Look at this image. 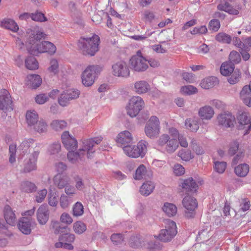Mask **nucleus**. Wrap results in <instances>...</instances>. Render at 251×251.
<instances>
[{"label": "nucleus", "instance_id": "f257e3e1", "mask_svg": "<svg viewBox=\"0 0 251 251\" xmlns=\"http://www.w3.org/2000/svg\"><path fill=\"white\" fill-rule=\"evenodd\" d=\"M100 43V37L95 34L91 37H81L78 41L77 46L84 55L92 56L99 50Z\"/></svg>", "mask_w": 251, "mask_h": 251}, {"label": "nucleus", "instance_id": "f03ea898", "mask_svg": "<svg viewBox=\"0 0 251 251\" xmlns=\"http://www.w3.org/2000/svg\"><path fill=\"white\" fill-rule=\"evenodd\" d=\"M148 143L145 140H142L138 142L137 146L126 145L123 146L125 153L132 158L143 157L147 151V146Z\"/></svg>", "mask_w": 251, "mask_h": 251}, {"label": "nucleus", "instance_id": "7ed1b4c3", "mask_svg": "<svg viewBox=\"0 0 251 251\" xmlns=\"http://www.w3.org/2000/svg\"><path fill=\"white\" fill-rule=\"evenodd\" d=\"M27 50L30 54L33 55H37L43 52H48L50 55H52L55 52L56 48L53 43L44 41L28 48Z\"/></svg>", "mask_w": 251, "mask_h": 251}, {"label": "nucleus", "instance_id": "20e7f679", "mask_svg": "<svg viewBox=\"0 0 251 251\" xmlns=\"http://www.w3.org/2000/svg\"><path fill=\"white\" fill-rule=\"evenodd\" d=\"M182 203L185 208L184 216L187 219L194 218L198 207L197 200L191 195H186L183 199Z\"/></svg>", "mask_w": 251, "mask_h": 251}, {"label": "nucleus", "instance_id": "39448f33", "mask_svg": "<svg viewBox=\"0 0 251 251\" xmlns=\"http://www.w3.org/2000/svg\"><path fill=\"white\" fill-rule=\"evenodd\" d=\"M144 105L145 103L142 98L139 96H133L130 99L128 105L126 107L127 115L132 118L136 117Z\"/></svg>", "mask_w": 251, "mask_h": 251}, {"label": "nucleus", "instance_id": "423d86ee", "mask_svg": "<svg viewBox=\"0 0 251 251\" xmlns=\"http://www.w3.org/2000/svg\"><path fill=\"white\" fill-rule=\"evenodd\" d=\"M176 224L173 221H169L165 229L160 230L157 238L162 242L170 241L177 234Z\"/></svg>", "mask_w": 251, "mask_h": 251}, {"label": "nucleus", "instance_id": "0eeeda50", "mask_svg": "<svg viewBox=\"0 0 251 251\" xmlns=\"http://www.w3.org/2000/svg\"><path fill=\"white\" fill-rule=\"evenodd\" d=\"M100 72L98 66H89L83 72L81 76L82 82L86 87L91 86L95 81L96 75Z\"/></svg>", "mask_w": 251, "mask_h": 251}, {"label": "nucleus", "instance_id": "6e6552de", "mask_svg": "<svg viewBox=\"0 0 251 251\" xmlns=\"http://www.w3.org/2000/svg\"><path fill=\"white\" fill-rule=\"evenodd\" d=\"M159 121L156 116H151L147 122L145 132L147 136L150 138L156 137L159 133Z\"/></svg>", "mask_w": 251, "mask_h": 251}, {"label": "nucleus", "instance_id": "1a4fd4ad", "mask_svg": "<svg viewBox=\"0 0 251 251\" xmlns=\"http://www.w3.org/2000/svg\"><path fill=\"white\" fill-rule=\"evenodd\" d=\"M131 69L136 72H144L148 68L147 60L143 56L134 55L129 60Z\"/></svg>", "mask_w": 251, "mask_h": 251}, {"label": "nucleus", "instance_id": "9d476101", "mask_svg": "<svg viewBox=\"0 0 251 251\" xmlns=\"http://www.w3.org/2000/svg\"><path fill=\"white\" fill-rule=\"evenodd\" d=\"M80 94V91L77 89H70L64 91L58 98V103L62 106H66L70 103V100L78 98Z\"/></svg>", "mask_w": 251, "mask_h": 251}, {"label": "nucleus", "instance_id": "9b49d317", "mask_svg": "<svg viewBox=\"0 0 251 251\" xmlns=\"http://www.w3.org/2000/svg\"><path fill=\"white\" fill-rule=\"evenodd\" d=\"M112 72L116 76L126 77L129 75V69L123 60H119L112 65Z\"/></svg>", "mask_w": 251, "mask_h": 251}, {"label": "nucleus", "instance_id": "f8f14e48", "mask_svg": "<svg viewBox=\"0 0 251 251\" xmlns=\"http://www.w3.org/2000/svg\"><path fill=\"white\" fill-rule=\"evenodd\" d=\"M217 121L220 126L225 128H232L235 123V118L230 112H224L219 114Z\"/></svg>", "mask_w": 251, "mask_h": 251}, {"label": "nucleus", "instance_id": "ddd939ff", "mask_svg": "<svg viewBox=\"0 0 251 251\" xmlns=\"http://www.w3.org/2000/svg\"><path fill=\"white\" fill-rule=\"evenodd\" d=\"M101 137H98L84 140L83 142V146L80 149V152L82 151H87V157L91 158L92 157V154L95 152L93 150V147L95 144H99L102 141Z\"/></svg>", "mask_w": 251, "mask_h": 251}, {"label": "nucleus", "instance_id": "4468645a", "mask_svg": "<svg viewBox=\"0 0 251 251\" xmlns=\"http://www.w3.org/2000/svg\"><path fill=\"white\" fill-rule=\"evenodd\" d=\"M26 34L28 37V42L32 46H34L36 41H40L42 39H45L47 35L43 32L38 30L35 27L29 28L26 29Z\"/></svg>", "mask_w": 251, "mask_h": 251}, {"label": "nucleus", "instance_id": "2eb2a0df", "mask_svg": "<svg viewBox=\"0 0 251 251\" xmlns=\"http://www.w3.org/2000/svg\"><path fill=\"white\" fill-rule=\"evenodd\" d=\"M69 229L67 226H56L54 231L55 234H61L59 237V241H62L63 242L72 243L73 242L75 239L74 234L69 233Z\"/></svg>", "mask_w": 251, "mask_h": 251}, {"label": "nucleus", "instance_id": "dca6fc26", "mask_svg": "<svg viewBox=\"0 0 251 251\" xmlns=\"http://www.w3.org/2000/svg\"><path fill=\"white\" fill-rule=\"evenodd\" d=\"M181 186L187 195L194 196L197 194L199 186L192 177L184 179L181 183Z\"/></svg>", "mask_w": 251, "mask_h": 251}, {"label": "nucleus", "instance_id": "f3484780", "mask_svg": "<svg viewBox=\"0 0 251 251\" xmlns=\"http://www.w3.org/2000/svg\"><path fill=\"white\" fill-rule=\"evenodd\" d=\"M62 142L68 151H75L77 147L76 140L70 135L68 131H64L61 135Z\"/></svg>", "mask_w": 251, "mask_h": 251}, {"label": "nucleus", "instance_id": "a211bd4d", "mask_svg": "<svg viewBox=\"0 0 251 251\" xmlns=\"http://www.w3.org/2000/svg\"><path fill=\"white\" fill-rule=\"evenodd\" d=\"M238 122V128L239 130H245L244 135L248 134L251 129L250 118L245 113H242L237 117Z\"/></svg>", "mask_w": 251, "mask_h": 251}, {"label": "nucleus", "instance_id": "6ab92c4d", "mask_svg": "<svg viewBox=\"0 0 251 251\" xmlns=\"http://www.w3.org/2000/svg\"><path fill=\"white\" fill-rule=\"evenodd\" d=\"M4 93L0 95V110L6 111L12 110V101L11 96L6 90H4Z\"/></svg>", "mask_w": 251, "mask_h": 251}, {"label": "nucleus", "instance_id": "aec40b11", "mask_svg": "<svg viewBox=\"0 0 251 251\" xmlns=\"http://www.w3.org/2000/svg\"><path fill=\"white\" fill-rule=\"evenodd\" d=\"M49 210L47 204L41 205L37 211V218L39 223L41 225H45L47 223L49 218Z\"/></svg>", "mask_w": 251, "mask_h": 251}, {"label": "nucleus", "instance_id": "412c9836", "mask_svg": "<svg viewBox=\"0 0 251 251\" xmlns=\"http://www.w3.org/2000/svg\"><path fill=\"white\" fill-rule=\"evenodd\" d=\"M19 229L24 234L28 235L31 232L32 223L27 217L21 218L17 224Z\"/></svg>", "mask_w": 251, "mask_h": 251}, {"label": "nucleus", "instance_id": "4be33fe9", "mask_svg": "<svg viewBox=\"0 0 251 251\" xmlns=\"http://www.w3.org/2000/svg\"><path fill=\"white\" fill-rule=\"evenodd\" d=\"M53 180L55 185L59 189L65 188L67 185L70 183V178L66 176L61 174L56 175Z\"/></svg>", "mask_w": 251, "mask_h": 251}, {"label": "nucleus", "instance_id": "5701e85b", "mask_svg": "<svg viewBox=\"0 0 251 251\" xmlns=\"http://www.w3.org/2000/svg\"><path fill=\"white\" fill-rule=\"evenodd\" d=\"M131 134L127 130L120 133L117 137L116 141L117 143L121 144L122 146L129 145L132 141Z\"/></svg>", "mask_w": 251, "mask_h": 251}, {"label": "nucleus", "instance_id": "b1692460", "mask_svg": "<svg viewBox=\"0 0 251 251\" xmlns=\"http://www.w3.org/2000/svg\"><path fill=\"white\" fill-rule=\"evenodd\" d=\"M4 216L6 223L10 226L16 224V217L11 207L6 205L4 208Z\"/></svg>", "mask_w": 251, "mask_h": 251}, {"label": "nucleus", "instance_id": "393cba45", "mask_svg": "<svg viewBox=\"0 0 251 251\" xmlns=\"http://www.w3.org/2000/svg\"><path fill=\"white\" fill-rule=\"evenodd\" d=\"M228 1L231 2L234 1V0H226L224 3H221L218 5V9L222 11H224L231 15L238 14V10L233 8V6L229 3Z\"/></svg>", "mask_w": 251, "mask_h": 251}, {"label": "nucleus", "instance_id": "a878e982", "mask_svg": "<svg viewBox=\"0 0 251 251\" xmlns=\"http://www.w3.org/2000/svg\"><path fill=\"white\" fill-rule=\"evenodd\" d=\"M27 85L30 88L35 89L39 87L42 82L41 76L38 75H30L27 76Z\"/></svg>", "mask_w": 251, "mask_h": 251}, {"label": "nucleus", "instance_id": "bb28decb", "mask_svg": "<svg viewBox=\"0 0 251 251\" xmlns=\"http://www.w3.org/2000/svg\"><path fill=\"white\" fill-rule=\"evenodd\" d=\"M1 27L10 30L14 32L19 30L17 24L12 19H4L0 22Z\"/></svg>", "mask_w": 251, "mask_h": 251}, {"label": "nucleus", "instance_id": "cd10ccee", "mask_svg": "<svg viewBox=\"0 0 251 251\" xmlns=\"http://www.w3.org/2000/svg\"><path fill=\"white\" fill-rule=\"evenodd\" d=\"M214 114L213 108L210 106H205L201 108L199 111V116L202 120H209Z\"/></svg>", "mask_w": 251, "mask_h": 251}, {"label": "nucleus", "instance_id": "c85d7f7f", "mask_svg": "<svg viewBox=\"0 0 251 251\" xmlns=\"http://www.w3.org/2000/svg\"><path fill=\"white\" fill-rule=\"evenodd\" d=\"M155 185L153 182L151 181H147L144 182L141 186L140 192L145 196H148L150 195L154 190Z\"/></svg>", "mask_w": 251, "mask_h": 251}, {"label": "nucleus", "instance_id": "c756f323", "mask_svg": "<svg viewBox=\"0 0 251 251\" xmlns=\"http://www.w3.org/2000/svg\"><path fill=\"white\" fill-rule=\"evenodd\" d=\"M235 65L229 62H226L222 64L220 67V73L224 76H229L235 70Z\"/></svg>", "mask_w": 251, "mask_h": 251}, {"label": "nucleus", "instance_id": "7c9ffc66", "mask_svg": "<svg viewBox=\"0 0 251 251\" xmlns=\"http://www.w3.org/2000/svg\"><path fill=\"white\" fill-rule=\"evenodd\" d=\"M217 82V77L213 76H209L202 80L200 85L202 88L208 89L214 87Z\"/></svg>", "mask_w": 251, "mask_h": 251}, {"label": "nucleus", "instance_id": "2f4dec72", "mask_svg": "<svg viewBox=\"0 0 251 251\" xmlns=\"http://www.w3.org/2000/svg\"><path fill=\"white\" fill-rule=\"evenodd\" d=\"M198 120L195 118L187 119L185 122L186 128L192 132H196L199 128Z\"/></svg>", "mask_w": 251, "mask_h": 251}, {"label": "nucleus", "instance_id": "473e14b6", "mask_svg": "<svg viewBox=\"0 0 251 251\" xmlns=\"http://www.w3.org/2000/svg\"><path fill=\"white\" fill-rule=\"evenodd\" d=\"M134 88L138 94H143L147 92L150 89L149 84L145 81L141 80L135 83Z\"/></svg>", "mask_w": 251, "mask_h": 251}, {"label": "nucleus", "instance_id": "72a5a7b5", "mask_svg": "<svg viewBox=\"0 0 251 251\" xmlns=\"http://www.w3.org/2000/svg\"><path fill=\"white\" fill-rule=\"evenodd\" d=\"M34 142L33 139L31 138L24 140L19 146L18 150L21 151L20 156L22 158L23 156L28 152V149L30 146V144Z\"/></svg>", "mask_w": 251, "mask_h": 251}, {"label": "nucleus", "instance_id": "f704fd0d", "mask_svg": "<svg viewBox=\"0 0 251 251\" xmlns=\"http://www.w3.org/2000/svg\"><path fill=\"white\" fill-rule=\"evenodd\" d=\"M74 151H69L67 154L68 159L72 163H75L78 158L81 159L82 156H83L85 153H87V151H82L80 152V149L79 150V151L75 152Z\"/></svg>", "mask_w": 251, "mask_h": 251}, {"label": "nucleus", "instance_id": "c9c22d12", "mask_svg": "<svg viewBox=\"0 0 251 251\" xmlns=\"http://www.w3.org/2000/svg\"><path fill=\"white\" fill-rule=\"evenodd\" d=\"M249 171V166L246 163L241 164L234 168V172L236 175L240 177H245Z\"/></svg>", "mask_w": 251, "mask_h": 251}, {"label": "nucleus", "instance_id": "e433bc0d", "mask_svg": "<svg viewBox=\"0 0 251 251\" xmlns=\"http://www.w3.org/2000/svg\"><path fill=\"white\" fill-rule=\"evenodd\" d=\"M26 120L28 126H31L38 120V115L34 111H27L26 114Z\"/></svg>", "mask_w": 251, "mask_h": 251}, {"label": "nucleus", "instance_id": "4c0bfd02", "mask_svg": "<svg viewBox=\"0 0 251 251\" xmlns=\"http://www.w3.org/2000/svg\"><path fill=\"white\" fill-rule=\"evenodd\" d=\"M162 210L169 217L175 215L177 212L176 206L173 203L168 202L164 203Z\"/></svg>", "mask_w": 251, "mask_h": 251}, {"label": "nucleus", "instance_id": "58836bf2", "mask_svg": "<svg viewBox=\"0 0 251 251\" xmlns=\"http://www.w3.org/2000/svg\"><path fill=\"white\" fill-rule=\"evenodd\" d=\"M21 190L26 193H32L37 190V187L34 183L29 181H23L21 184Z\"/></svg>", "mask_w": 251, "mask_h": 251}, {"label": "nucleus", "instance_id": "ea45409f", "mask_svg": "<svg viewBox=\"0 0 251 251\" xmlns=\"http://www.w3.org/2000/svg\"><path fill=\"white\" fill-rule=\"evenodd\" d=\"M178 147V140L176 138H173L168 140L166 145L165 151L169 153L174 152Z\"/></svg>", "mask_w": 251, "mask_h": 251}, {"label": "nucleus", "instance_id": "a19ab883", "mask_svg": "<svg viewBox=\"0 0 251 251\" xmlns=\"http://www.w3.org/2000/svg\"><path fill=\"white\" fill-rule=\"evenodd\" d=\"M25 67L27 69L34 70L38 68V62L33 56H28L25 60Z\"/></svg>", "mask_w": 251, "mask_h": 251}, {"label": "nucleus", "instance_id": "79ce46f5", "mask_svg": "<svg viewBox=\"0 0 251 251\" xmlns=\"http://www.w3.org/2000/svg\"><path fill=\"white\" fill-rule=\"evenodd\" d=\"M215 39L221 43L230 44L232 41V37L229 35L224 32H220L217 34Z\"/></svg>", "mask_w": 251, "mask_h": 251}, {"label": "nucleus", "instance_id": "37998d69", "mask_svg": "<svg viewBox=\"0 0 251 251\" xmlns=\"http://www.w3.org/2000/svg\"><path fill=\"white\" fill-rule=\"evenodd\" d=\"M241 73L239 69H235L231 74V76L227 78L228 82L231 84H234L239 81Z\"/></svg>", "mask_w": 251, "mask_h": 251}, {"label": "nucleus", "instance_id": "c03bdc74", "mask_svg": "<svg viewBox=\"0 0 251 251\" xmlns=\"http://www.w3.org/2000/svg\"><path fill=\"white\" fill-rule=\"evenodd\" d=\"M36 169V166L35 161L32 160V159L30 158L25 163L23 172L25 173H30Z\"/></svg>", "mask_w": 251, "mask_h": 251}, {"label": "nucleus", "instance_id": "a18cd8bd", "mask_svg": "<svg viewBox=\"0 0 251 251\" xmlns=\"http://www.w3.org/2000/svg\"><path fill=\"white\" fill-rule=\"evenodd\" d=\"M32 126L34 130L39 133H43L47 130V125L43 120H38Z\"/></svg>", "mask_w": 251, "mask_h": 251}, {"label": "nucleus", "instance_id": "49530a36", "mask_svg": "<svg viewBox=\"0 0 251 251\" xmlns=\"http://www.w3.org/2000/svg\"><path fill=\"white\" fill-rule=\"evenodd\" d=\"M147 248L150 251H159L162 250V245L157 241H150L147 244Z\"/></svg>", "mask_w": 251, "mask_h": 251}, {"label": "nucleus", "instance_id": "de8ad7c7", "mask_svg": "<svg viewBox=\"0 0 251 251\" xmlns=\"http://www.w3.org/2000/svg\"><path fill=\"white\" fill-rule=\"evenodd\" d=\"M84 213V208L82 204L80 202H76L73 207V214L74 216H81Z\"/></svg>", "mask_w": 251, "mask_h": 251}, {"label": "nucleus", "instance_id": "09e8293b", "mask_svg": "<svg viewBox=\"0 0 251 251\" xmlns=\"http://www.w3.org/2000/svg\"><path fill=\"white\" fill-rule=\"evenodd\" d=\"M73 228L76 233L81 234L86 230V226L84 223L79 221L74 224Z\"/></svg>", "mask_w": 251, "mask_h": 251}, {"label": "nucleus", "instance_id": "8fccbe9b", "mask_svg": "<svg viewBox=\"0 0 251 251\" xmlns=\"http://www.w3.org/2000/svg\"><path fill=\"white\" fill-rule=\"evenodd\" d=\"M66 126L67 123L64 120H54L51 124V126L56 131L62 130Z\"/></svg>", "mask_w": 251, "mask_h": 251}, {"label": "nucleus", "instance_id": "3c124183", "mask_svg": "<svg viewBox=\"0 0 251 251\" xmlns=\"http://www.w3.org/2000/svg\"><path fill=\"white\" fill-rule=\"evenodd\" d=\"M178 156L185 161H188L194 157L191 151L184 149H182L179 151Z\"/></svg>", "mask_w": 251, "mask_h": 251}, {"label": "nucleus", "instance_id": "603ef678", "mask_svg": "<svg viewBox=\"0 0 251 251\" xmlns=\"http://www.w3.org/2000/svg\"><path fill=\"white\" fill-rule=\"evenodd\" d=\"M229 59V61L228 62L233 63L234 65L239 63L241 60L240 53L235 50H232L230 52Z\"/></svg>", "mask_w": 251, "mask_h": 251}, {"label": "nucleus", "instance_id": "864d4df0", "mask_svg": "<svg viewBox=\"0 0 251 251\" xmlns=\"http://www.w3.org/2000/svg\"><path fill=\"white\" fill-rule=\"evenodd\" d=\"M146 172V168L144 165H140L136 169L134 178L136 180H140L143 178Z\"/></svg>", "mask_w": 251, "mask_h": 251}, {"label": "nucleus", "instance_id": "5fc2aeb1", "mask_svg": "<svg viewBox=\"0 0 251 251\" xmlns=\"http://www.w3.org/2000/svg\"><path fill=\"white\" fill-rule=\"evenodd\" d=\"M181 91L183 93L188 95L196 94L198 92L197 89L192 85L182 86Z\"/></svg>", "mask_w": 251, "mask_h": 251}, {"label": "nucleus", "instance_id": "6e6d98bb", "mask_svg": "<svg viewBox=\"0 0 251 251\" xmlns=\"http://www.w3.org/2000/svg\"><path fill=\"white\" fill-rule=\"evenodd\" d=\"M32 20L34 21L43 22L47 21V18L43 13L37 11L34 13H32Z\"/></svg>", "mask_w": 251, "mask_h": 251}, {"label": "nucleus", "instance_id": "4d7b16f0", "mask_svg": "<svg viewBox=\"0 0 251 251\" xmlns=\"http://www.w3.org/2000/svg\"><path fill=\"white\" fill-rule=\"evenodd\" d=\"M240 95L241 98L245 100H246L247 97H249L251 95V88L249 85H247L243 87L240 93Z\"/></svg>", "mask_w": 251, "mask_h": 251}, {"label": "nucleus", "instance_id": "13d9d810", "mask_svg": "<svg viewBox=\"0 0 251 251\" xmlns=\"http://www.w3.org/2000/svg\"><path fill=\"white\" fill-rule=\"evenodd\" d=\"M111 240L116 245L120 244L124 240L123 236L120 233H114L111 236Z\"/></svg>", "mask_w": 251, "mask_h": 251}, {"label": "nucleus", "instance_id": "bf43d9fd", "mask_svg": "<svg viewBox=\"0 0 251 251\" xmlns=\"http://www.w3.org/2000/svg\"><path fill=\"white\" fill-rule=\"evenodd\" d=\"M226 167V163L225 162H215L214 169L215 170L220 174L223 173Z\"/></svg>", "mask_w": 251, "mask_h": 251}, {"label": "nucleus", "instance_id": "052dcab7", "mask_svg": "<svg viewBox=\"0 0 251 251\" xmlns=\"http://www.w3.org/2000/svg\"><path fill=\"white\" fill-rule=\"evenodd\" d=\"M209 29L213 31H217L220 27V21L217 19L211 20L209 23Z\"/></svg>", "mask_w": 251, "mask_h": 251}, {"label": "nucleus", "instance_id": "680f3d73", "mask_svg": "<svg viewBox=\"0 0 251 251\" xmlns=\"http://www.w3.org/2000/svg\"><path fill=\"white\" fill-rule=\"evenodd\" d=\"M9 161L11 163H13L15 161L16 146L15 145H10L9 147Z\"/></svg>", "mask_w": 251, "mask_h": 251}, {"label": "nucleus", "instance_id": "e2e57ef3", "mask_svg": "<svg viewBox=\"0 0 251 251\" xmlns=\"http://www.w3.org/2000/svg\"><path fill=\"white\" fill-rule=\"evenodd\" d=\"M61 149V145L59 142H54L51 144L49 148V151L51 154H54L57 153Z\"/></svg>", "mask_w": 251, "mask_h": 251}, {"label": "nucleus", "instance_id": "0e129e2a", "mask_svg": "<svg viewBox=\"0 0 251 251\" xmlns=\"http://www.w3.org/2000/svg\"><path fill=\"white\" fill-rule=\"evenodd\" d=\"M50 65L49 70L54 74H57L58 72V64L57 60L52 59L50 62Z\"/></svg>", "mask_w": 251, "mask_h": 251}, {"label": "nucleus", "instance_id": "69168bd1", "mask_svg": "<svg viewBox=\"0 0 251 251\" xmlns=\"http://www.w3.org/2000/svg\"><path fill=\"white\" fill-rule=\"evenodd\" d=\"M2 223L0 220V232L1 233L4 234L6 236H10L12 234L9 230L8 229V226L7 223H4L3 220H1Z\"/></svg>", "mask_w": 251, "mask_h": 251}, {"label": "nucleus", "instance_id": "338daca9", "mask_svg": "<svg viewBox=\"0 0 251 251\" xmlns=\"http://www.w3.org/2000/svg\"><path fill=\"white\" fill-rule=\"evenodd\" d=\"M239 149V144L237 141L231 143L228 150V154L232 156L235 154Z\"/></svg>", "mask_w": 251, "mask_h": 251}, {"label": "nucleus", "instance_id": "774afa93", "mask_svg": "<svg viewBox=\"0 0 251 251\" xmlns=\"http://www.w3.org/2000/svg\"><path fill=\"white\" fill-rule=\"evenodd\" d=\"M48 99V96L45 94H39L35 97L36 102L40 104H44Z\"/></svg>", "mask_w": 251, "mask_h": 251}]
</instances>
